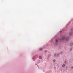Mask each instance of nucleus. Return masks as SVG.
Listing matches in <instances>:
<instances>
[{"mask_svg": "<svg viewBox=\"0 0 73 73\" xmlns=\"http://www.w3.org/2000/svg\"><path fill=\"white\" fill-rule=\"evenodd\" d=\"M42 49V48H40L39 49L40 50H41Z\"/></svg>", "mask_w": 73, "mask_h": 73, "instance_id": "obj_5", "label": "nucleus"}, {"mask_svg": "<svg viewBox=\"0 0 73 73\" xmlns=\"http://www.w3.org/2000/svg\"><path fill=\"white\" fill-rule=\"evenodd\" d=\"M66 66V65H65V64H64L62 66V67H63V68H65V66Z\"/></svg>", "mask_w": 73, "mask_h": 73, "instance_id": "obj_2", "label": "nucleus"}, {"mask_svg": "<svg viewBox=\"0 0 73 73\" xmlns=\"http://www.w3.org/2000/svg\"><path fill=\"white\" fill-rule=\"evenodd\" d=\"M53 61L54 62H55L56 61V60H53Z\"/></svg>", "mask_w": 73, "mask_h": 73, "instance_id": "obj_12", "label": "nucleus"}, {"mask_svg": "<svg viewBox=\"0 0 73 73\" xmlns=\"http://www.w3.org/2000/svg\"><path fill=\"white\" fill-rule=\"evenodd\" d=\"M66 69H68V66H66Z\"/></svg>", "mask_w": 73, "mask_h": 73, "instance_id": "obj_13", "label": "nucleus"}, {"mask_svg": "<svg viewBox=\"0 0 73 73\" xmlns=\"http://www.w3.org/2000/svg\"><path fill=\"white\" fill-rule=\"evenodd\" d=\"M71 46H72V45H73V43H71L70 44Z\"/></svg>", "mask_w": 73, "mask_h": 73, "instance_id": "obj_8", "label": "nucleus"}, {"mask_svg": "<svg viewBox=\"0 0 73 73\" xmlns=\"http://www.w3.org/2000/svg\"><path fill=\"white\" fill-rule=\"evenodd\" d=\"M62 31H60V33H61V32H62Z\"/></svg>", "mask_w": 73, "mask_h": 73, "instance_id": "obj_15", "label": "nucleus"}, {"mask_svg": "<svg viewBox=\"0 0 73 73\" xmlns=\"http://www.w3.org/2000/svg\"><path fill=\"white\" fill-rule=\"evenodd\" d=\"M64 63H65V64H66V61H65L64 62Z\"/></svg>", "mask_w": 73, "mask_h": 73, "instance_id": "obj_9", "label": "nucleus"}, {"mask_svg": "<svg viewBox=\"0 0 73 73\" xmlns=\"http://www.w3.org/2000/svg\"><path fill=\"white\" fill-rule=\"evenodd\" d=\"M71 69L72 70L73 69V66H72L71 68Z\"/></svg>", "mask_w": 73, "mask_h": 73, "instance_id": "obj_6", "label": "nucleus"}, {"mask_svg": "<svg viewBox=\"0 0 73 73\" xmlns=\"http://www.w3.org/2000/svg\"><path fill=\"white\" fill-rule=\"evenodd\" d=\"M39 59H41V58H42V57L39 56Z\"/></svg>", "mask_w": 73, "mask_h": 73, "instance_id": "obj_3", "label": "nucleus"}, {"mask_svg": "<svg viewBox=\"0 0 73 73\" xmlns=\"http://www.w3.org/2000/svg\"><path fill=\"white\" fill-rule=\"evenodd\" d=\"M50 54H49L48 55V57H50Z\"/></svg>", "mask_w": 73, "mask_h": 73, "instance_id": "obj_10", "label": "nucleus"}, {"mask_svg": "<svg viewBox=\"0 0 73 73\" xmlns=\"http://www.w3.org/2000/svg\"><path fill=\"white\" fill-rule=\"evenodd\" d=\"M56 56V54H54V56Z\"/></svg>", "mask_w": 73, "mask_h": 73, "instance_id": "obj_11", "label": "nucleus"}, {"mask_svg": "<svg viewBox=\"0 0 73 73\" xmlns=\"http://www.w3.org/2000/svg\"><path fill=\"white\" fill-rule=\"evenodd\" d=\"M55 41L56 42H57L58 41V39H56Z\"/></svg>", "mask_w": 73, "mask_h": 73, "instance_id": "obj_7", "label": "nucleus"}, {"mask_svg": "<svg viewBox=\"0 0 73 73\" xmlns=\"http://www.w3.org/2000/svg\"><path fill=\"white\" fill-rule=\"evenodd\" d=\"M65 40L66 41H67L69 40V38H65L64 37H63L62 38V40Z\"/></svg>", "mask_w": 73, "mask_h": 73, "instance_id": "obj_1", "label": "nucleus"}, {"mask_svg": "<svg viewBox=\"0 0 73 73\" xmlns=\"http://www.w3.org/2000/svg\"><path fill=\"white\" fill-rule=\"evenodd\" d=\"M60 40V41H61V40Z\"/></svg>", "mask_w": 73, "mask_h": 73, "instance_id": "obj_16", "label": "nucleus"}, {"mask_svg": "<svg viewBox=\"0 0 73 73\" xmlns=\"http://www.w3.org/2000/svg\"><path fill=\"white\" fill-rule=\"evenodd\" d=\"M59 54H57L58 56V55H59Z\"/></svg>", "mask_w": 73, "mask_h": 73, "instance_id": "obj_14", "label": "nucleus"}, {"mask_svg": "<svg viewBox=\"0 0 73 73\" xmlns=\"http://www.w3.org/2000/svg\"><path fill=\"white\" fill-rule=\"evenodd\" d=\"M72 33H69V35H70V36H71V35H72Z\"/></svg>", "mask_w": 73, "mask_h": 73, "instance_id": "obj_4", "label": "nucleus"}]
</instances>
